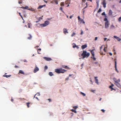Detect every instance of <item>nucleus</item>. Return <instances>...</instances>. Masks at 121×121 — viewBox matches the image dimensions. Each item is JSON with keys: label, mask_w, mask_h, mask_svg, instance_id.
I'll use <instances>...</instances> for the list:
<instances>
[{"label": "nucleus", "mask_w": 121, "mask_h": 121, "mask_svg": "<svg viewBox=\"0 0 121 121\" xmlns=\"http://www.w3.org/2000/svg\"><path fill=\"white\" fill-rule=\"evenodd\" d=\"M90 55V53H89L87 52L86 51H83L81 56H82V59H83L85 58L88 57Z\"/></svg>", "instance_id": "obj_1"}, {"label": "nucleus", "mask_w": 121, "mask_h": 121, "mask_svg": "<svg viewBox=\"0 0 121 121\" xmlns=\"http://www.w3.org/2000/svg\"><path fill=\"white\" fill-rule=\"evenodd\" d=\"M66 71V70L64 69H63L62 68H60L59 69H55V72L58 73H64Z\"/></svg>", "instance_id": "obj_2"}, {"label": "nucleus", "mask_w": 121, "mask_h": 121, "mask_svg": "<svg viewBox=\"0 0 121 121\" xmlns=\"http://www.w3.org/2000/svg\"><path fill=\"white\" fill-rule=\"evenodd\" d=\"M104 21H106L105 23V28H107L108 27L109 24L108 21V20L107 18L106 17L104 18Z\"/></svg>", "instance_id": "obj_3"}, {"label": "nucleus", "mask_w": 121, "mask_h": 121, "mask_svg": "<svg viewBox=\"0 0 121 121\" xmlns=\"http://www.w3.org/2000/svg\"><path fill=\"white\" fill-rule=\"evenodd\" d=\"M39 70V68L36 65L34 69V73H36Z\"/></svg>", "instance_id": "obj_4"}, {"label": "nucleus", "mask_w": 121, "mask_h": 121, "mask_svg": "<svg viewBox=\"0 0 121 121\" xmlns=\"http://www.w3.org/2000/svg\"><path fill=\"white\" fill-rule=\"evenodd\" d=\"M106 47H105V46L104 45L102 46L100 48V50H101L102 48H103V50L105 52H106V51L105 50V48Z\"/></svg>", "instance_id": "obj_5"}, {"label": "nucleus", "mask_w": 121, "mask_h": 121, "mask_svg": "<svg viewBox=\"0 0 121 121\" xmlns=\"http://www.w3.org/2000/svg\"><path fill=\"white\" fill-rule=\"evenodd\" d=\"M115 68L116 71L118 73V71L117 70V62L116 61V59H115Z\"/></svg>", "instance_id": "obj_6"}, {"label": "nucleus", "mask_w": 121, "mask_h": 121, "mask_svg": "<svg viewBox=\"0 0 121 121\" xmlns=\"http://www.w3.org/2000/svg\"><path fill=\"white\" fill-rule=\"evenodd\" d=\"M96 12H97V13L96 14V16L97 17L98 16V7L96 8L95 9L94 11V13H96Z\"/></svg>", "instance_id": "obj_7"}, {"label": "nucleus", "mask_w": 121, "mask_h": 121, "mask_svg": "<svg viewBox=\"0 0 121 121\" xmlns=\"http://www.w3.org/2000/svg\"><path fill=\"white\" fill-rule=\"evenodd\" d=\"M43 58L47 61H50L52 60L51 58H48L46 57H44Z\"/></svg>", "instance_id": "obj_8"}, {"label": "nucleus", "mask_w": 121, "mask_h": 121, "mask_svg": "<svg viewBox=\"0 0 121 121\" xmlns=\"http://www.w3.org/2000/svg\"><path fill=\"white\" fill-rule=\"evenodd\" d=\"M113 80L115 82V83H118L120 82V81L119 79H118L117 80L116 78H113Z\"/></svg>", "instance_id": "obj_9"}, {"label": "nucleus", "mask_w": 121, "mask_h": 121, "mask_svg": "<svg viewBox=\"0 0 121 121\" xmlns=\"http://www.w3.org/2000/svg\"><path fill=\"white\" fill-rule=\"evenodd\" d=\"M114 38L116 39L118 41H120L121 40V39H120L119 37H117L116 36H114Z\"/></svg>", "instance_id": "obj_10"}, {"label": "nucleus", "mask_w": 121, "mask_h": 121, "mask_svg": "<svg viewBox=\"0 0 121 121\" xmlns=\"http://www.w3.org/2000/svg\"><path fill=\"white\" fill-rule=\"evenodd\" d=\"M106 3L105 1L104 0L102 2V4L104 7V8L106 7Z\"/></svg>", "instance_id": "obj_11"}, {"label": "nucleus", "mask_w": 121, "mask_h": 121, "mask_svg": "<svg viewBox=\"0 0 121 121\" xmlns=\"http://www.w3.org/2000/svg\"><path fill=\"white\" fill-rule=\"evenodd\" d=\"M70 1L69 0H66L65 2V4H69L70 3ZM69 4H68L67 6V7H69Z\"/></svg>", "instance_id": "obj_12"}, {"label": "nucleus", "mask_w": 121, "mask_h": 121, "mask_svg": "<svg viewBox=\"0 0 121 121\" xmlns=\"http://www.w3.org/2000/svg\"><path fill=\"white\" fill-rule=\"evenodd\" d=\"M94 50H90V51L91 52L92 56H95L94 52Z\"/></svg>", "instance_id": "obj_13"}, {"label": "nucleus", "mask_w": 121, "mask_h": 121, "mask_svg": "<svg viewBox=\"0 0 121 121\" xmlns=\"http://www.w3.org/2000/svg\"><path fill=\"white\" fill-rule=\"evenodd\" d=\"M87 47V45L86 44L82 45L81 47L82 48V49H83L86 48Z\"/></svg>", "instance_id": "obj_14"}, {"label": "nucleus", "mask_w": 121, "mask_h": 121, "mask_svg": "<svg viewBox=\"0 0 121 121\" xmlns=\"http://www.w3.org/2000/svg\"><path fill=\"white\" fill-rule=\"evenodd\" d=\"M37 25H40L41 27H44L45 26H46L44 24H37Z\"/></svg>", "instance_id": "obj_15"}, {"label": "nucleus", "mask_w": 121, "mask_h": 121, "mask_svg": "<svg viewBox=\"0 0 121 121\" xmlns=\"http://www.w3.org/2000/svg\"><path fill=\"white\" fill-rule=\"evenodd\" d=\"M63 68H65V69H70V68L69 67H68L67 66H65V65H63L62 66Z\"/></svg>", "instance_id": "obj_16"}, {"label": "nucleus", "mask_w": 121, "mask_h": 121, "mask_svg": "<svg viewBox=\"0 0 121 121\" xmlns=\"http://www.w3.org/2000/svg\"><path fill=\"white\" fill-rule=\"evenodd\" d=\"M45 25L46 26L48 25L49 24V22L48 21H46L44 23Z\"/></svg>", "instance_id": "obj_17"}, {"label": "nucleus", "mask_w": 121, "mask_h": 121, "mask_svg": "<svg viewBox=\"0 0 121 121\" xmlns=\"http://www.w3.org/2000/svg\"><path fill=\"white\" fill-rule=\"evenodd\" d=\"M64 33L65 34H66V33H68V32L67 31V30L65 29H64L63 30Z\"/></svg>", "instance_id": "obj_18"}, {"label": "nucleus", "mask_w": 121, "mask_h": 121, "mask_svg": "<svg viewBox=\"0 0 121 121\" xmlns=\"http://www.w3.org/2000/svg\"><path fill=\"white\" fill-rule=\"evenodd\" d=\"M115 84L117 85V86L119 87H120L121 85L120 84V83H115Z\"/></svg>", "instance_id": "obj_19"}, {"label": "nucleus", "mask_w": 121, "mask_h": 121, "mask_svg": "<svg viewBox=\"0 0 121 121\" xmlns=\"http://www.w3.org/2000/svg\"><path fill=\"white\" fill-rule=\"evenodd\" d=\"M19 73H20L23 74H25L24 72L22 70H21L19 71Z\"/></svg>", "instance_id": "obj_20"}, {"label": "nucleus", "mask_w": 121, "mask_h": 121, "mask_svg": "<svg viewBox=\"0 0 121 121\" xmlns=\"http://www.w3.org/2000/svg\"><path fill=\"white\" fill-rule=\"evenodd\" d=\"M97 78H98L97 77H95V82L96 83L98 84V80L97 79Z\"/></svg>", "instance_id": "obj_21"}, {"label": "nucleus", "mask_w": 121, "mask_h": 121, "mask_svg": "<svg viewBox=\"0 0 121 121\" xmlns=\"http://www.w3.org/2000/svg\"><path fill=\"white\" fill-rule=\"evenodd\" d=\"M28 7H28L26 6L25 7H21V8H22V9H29L28 8Z\"/></svg>", "instance_id": "obj_22"}, {"label": "nucleus", "mask_w": 121, "mask_h": 121, "mask_svg": "<svg viewBox=\"0 0 121 121\" xmlns=\"http://www.w3.org/2000/svg\"><path fill=\"white\" fill-rule=\"evenodd\" d=\"M41 50V48H39L37 50V52L38 54H40V51Z\"/></svg>", "instance_id": "obj_23"}, {"label": "nucleus", "mask_w": 121, "mask_h": 121, "mask_svg": "<svg viewBox=\"0 0 121 121\" xmlns=\"http://www.w3.org/2000/svg\"><path fill=\"white\" fill-rule=\"evenodd\" d=\"M28 10H30L31 11H35V9L33 8H29L28 9Z\"/></svg>", "instance_id": "obj_24"}, {"label": "nucleus", "mask_w": 121, "mask_h": 121, "mask_svg": "<svg viewBox=\"0 0 121 121\" xmlns=\"http://www.w3.org/2000/svg\"><path fill=\"white\" fill-rule=\"evenodd\" d=\"M108 14L109 15H111L112 14V12L111 10H109Z\"/></svg>", "instance_id": "obj_25"}, {"label": "nucleus", "mask_w": 121, "mask_h": 121, "mask_svg": "<svg viewBox=\"0 0 121 121\" xmlns=\"http://www.w3.org/2000/svg\"><path fill=\"white\" fill-rule=\"evenodd\" d=\"M30 103V102H28L26 103V104L28 108L29 107V105Z\"/></svg>", "instance_id": "obj_26"}, {"label": "nucleus", "mask_w": 121, "mask_h": 121, "mask_svg": "<svg viewBox=\"0 0 121 121\" xmlns=\"http://www.w3.org/2000/svg\"><path fill=\"white\" fill-rule=\"evenodd\" d=\"M60 5L61 6H64L65 5V4L64 2H61L60 3Z\"/></svg>", "instance_id": "obj_27"}, {"label": "nucleus", "mask_w": 121, "mask_h": 121, "mask_svg": "<svg viewBox=\"0 0 121 121\" xmlns=\"http://www.w3.org/2000/svg\"><path fill=\"white\" fill-rule=\"evenodd\" d=\"M45 5H41V6H39V7H38V9H41L44 6H45Z\"/></svg>", "instance_id": "obj_28"}, {"label": "nucleus", "mask_w": 121, "mask_h": 121, "mask_svg": "<svg viewBox=\"0 0 121 121\" xmlns=\"http://www.w3.org/2000/svg\"><path fill=\"white\" fill-rule=\"evenodd\" d=\"M29 36L28 37V39H30L32 38V36L30 35H29Z\"/></svg>", "instance_id": "obj_29"}, {"label": "nucleus", "mask_w": 121, "mask_h": 121, "mask_svg": "<svg viewBox=\"0 0 121 121\" xmlns=\"http://www.w3.org/2000/svg\"><path fill=\"white\" fill-rule=\"evenodd\" d=\"M49 75L50 76H52L53 75V74L52 72H49Z\"/></svg>", "instance_id": "obj_30"}, {"label": "nucleus", "mask_w": 121, "mask_h": 121, "mask_svg": "<svg viewBox=\"0 0 121 121\" xmlns=\"http://www.w3.org/2000/svg\"><path fill=\"white\" fill-rule=\"evenodd\" d=\"M53 1L55 2L56 4H58V2L57 0H53Z\"/></svg>", "instance_id": "obj_31"}, {"label": "nucleus", "mask_w": 121, "mask_h": 121, "mask_svg": "<svg viewBox=\"0 0 121 121\" xmlns=\"http://www.w3.org/2000/svg\"><path fill=\"white\" fill-rule=\"evenodd\" d=\"M40 94L39 93H37V94H36L34 96V97L35 98V96L36 95H37L38 96H40Z\"/></svg>", "instance_id": "obj_32"}, {"label": "nucleus", "mask_w": 121, "mask_h": 121, "mask_svg": "<svg viewBox=\"0 0 121 121\" xmlns=\"http://www.w3.org/2000/svg\"><path fill=\"white\" fill-rule=\"evenodd\" d=\"M91 58L92 59L94 60H95L96 59V58L94 56H92V57H91Z\"/></svg>", "instance_id": "obj_33"}, {"label": "nucleus", "mask_w": 121, "mask_h": 121, "mask_svg": "<svg viewBox=\"0 0 121 121\" xmlns=\"http://www.w3.org/2000/svg\"><path fill=\"white\" fill-rule=\"evenodd\" d=\"M91 58L92 59L94 60H95L96 59V58L94 56H92V57H91Z\"/></svg>", "instance_id": "obj_34"}, {"label": "nucleus", "mask_w": 121, "mask_h": 121, "mask_svg": "<svg viewBox=\"0 0 121 121\" xmlns=\"http://www.w3.org/2000/svg\"><path fill=\"white\" fill-rule=\"evenodd\" d=\"M71 111L73 112H74V113H77V111H76L75 110L73 109H72L71 110Z\"/></svg>", "instance_id": "obj_35"}, {"label": "nucleus", "mask_w": 121, "mask_h": 121, "mask_svg": "<svg viewBox=\"0 0 121 121\" xmlns=\"http://www.w3.org/2000/svg\"><path fill=\"white\" fill-rule=\"evenodd\" d=\"M3 76L5 77L6 78H8V77H10L11 76V75H4V76Z\"/></svg>", "instance_id": "obj_36"}, {"label": "nucleus", "mask_w": 121, "mask_h": 121, "mask_svg": "<svg viewBox=\"0 0 121 121\" xmlns=\"http://www.w3.org/2000/svg\"><path fill=\"white\" fill-rule=\"evenodd\" d=\"M28 27L29 28H30V27L32 25V24L31 23H28Z\"/></svg>", "instance_id": "obj_37"}, {"label": "nucleus", "mask_w": 121, "mask_h": 121, "mask_svg": "<svg viewBox=\"0 0 121 121\" xmlns=\"http://www.w3.org/2000/svg\"><path fill=\"white\" fill-rule=\"evenodd\" d=\"M80 21L81 22H82L83 24L85 23V22L83 20L81 19L80 20Z\"/></svg>", "instance_id": "obj_38"}, {"label": "nucleus", "mask_w": 121, "mask_h": 121, "mask_svg": "<svg viewBox=\"0 0 121 121\" xmlns=\"http://www.w3.org/2000/svg\"><path fill=\"white\" fill-rule=\"evenodd\" d=\"M81 94H82L83 96H85L86 95V94L85 93L82 92H81Z\"/></svg>", "instance_id": "obj_39"}, {"label": "nucleus", "mask_w": 121, "mask_h": 121, "mask_svg": "<svg viewBox=\"0 0 121 121\" xmlns=\"http://www.w3.org/2000/svg\"><path fill=\"white\" fill-rule=\"evenodd\" d=\"M78 108V106H74L73 107V108H74V109H76L77 108Z\"/></svg>", "instance_id": "obj_40"}, {"label": "nucleus", "mask_w": 121, "mask_h": 121, "mask_svg": "<svg viewBox=\"0 0 121 121\" xmlns=\"http://www.w3.org/2000/svg\"><path fill=\"white\" fill-rule=\"evenodd\" d=\"M118 21L119 22L121 21V17H119L118 19Z\"/></svg>", "instance_id": "obj_41"}, {"label": "nucleus", "mask_w": 121, "mask_h": 121, "mask_svg": "<svg viewBox=\"0 0 121 121\" xmlns=\"http://www.w3.org/2000/svg\"><path fill=\"white\" fill-rule=\"evenodd\" d=\"M74 45H73V47L74 48L76 47L78 48V47L77 46V45L75 44H74Z\"/></svg>", "instance_id": "obj_42"}, {"label": "nucleus", "mask_w": 121, "mask_h": 121, "mask_svg": "<svg viewBox=\"0 0 121 121\" xmlns=\"http://www.w3.org/2000/svg\"><path fill=\"white\" fill-rule=\"evenodd\" d=\"M100 54L101 55H104L105 54L104 53H103L102 52H101V51H100Z\"/></svg>", "instance_id": "obj_43"}, {"label": "nucleus", "mask_w": 121, "mask_h": 121, "mask_svg": "<svg viewBox=\"0 0 121 121\" xmlns=\"http://www.w3.org/2000/svg\"><path fill=\"white\" fill-rule=\"evenodd\" d=\"M75 35V33H73L71 35L72 37H73Z\"/></svg>", "instance_id": "obj_44"}, {"label": "nucleus", "mask_w": 121, "mask_h": 121, "mask_svg": "<svg viewBox=\"0 0 121 121\" xmlns=\"http://www.w3.org/2000/svg\"><path fill=\"white\" fill-rule=\"evenodd\" d=\"M44 69H45L46 70V69H48V67L47 66H45L44 67Z\"/></svg>", "instance_id": "obj_45"}, {"label": "nucleus", "mask_w": 121, "mask_h": 121, "mask_svg": "<svg viewBox=\"0 0 121 121\" xmlns=\"http://www.w3.org/2000/svg\"><path fill=\"white\" fill-rule=\"evenodd\" d=\"M60 10L62 12H63V9L62 7H61L60 8Z\"/></svg>", "instance_id": "obj_46"}, {"label": "nucleus", "mask_w": 121, "mask_h": 121, "mask_svg": "<svg viewBox=\"0 0 121 121\" xmlns=\"http://www.w3.org/2000/svg\"><path fill=\"white\" fill-rule=\"evenodd\" d=\"M102 15H105V12H104L102 14Z\"/></svg>", "instance_id": "obj_47"}, {"label": "nucleus", "mask_w": 121, "mask_h": 121, "mask_svg": "<svg viewBox=\"0 0 121 121\" xmlns=\"http://www.w3.org/2000/svg\"><path fill=\"white\" fill-rule=\"evenodd\" d=\"M111 27L112 28H114L115 27L114 25H112L111 26Z\"/></svg>", "instance_id": "obj_48"}, {"label": "nucleus", "mask_w": 121, "mask_h": 121, "mask_svg": "<svg viewBox=\"0 0 121 121\" xmlns=\"http://www.w3.org/2000/svg\"><path fill=\"white\" fill-rule=\"evenodd\" d=\"M101 111L103 112H105V110H104V109H102L101 110Z\"/></svg>", "instance_id": "obj_49"}, {"label": "nucleus", "mask_w": 121, "mask_h": 121, "mask_svg": "<svg viewBox=\"0 0 121 121\" xmlns=\"http://www.w3.org/2000/svg\"><path fill=\"white\" fill-rule=\"evenodd\" d=\"M78 20L79 21L80 19V17L79 16H78Z\"/></svg>", "instance_id": "obj_50"}, {"label": "nucleus", "mask_w": 121, "mask_h": 121, "mask_svg": "<svg viewBox=\"0 0 121 121\" xmlns=\"http://www.w3.org/2000/svg\"><path fill=\"white\" fill-rule=\"evenodd\" d=\"M18 3L19 4H20L21 3H22V2H21V1H19L18 2Z\"/></svg>", "instance_id": "obj_51"}, {"label": "nucleus", "mask_w": 121, "mask_h": 121, "mask_svg": "<svg viewBox=\"0 0 121 121\" xmlns=\"http://www.w3.org/2000/svg\"><path fill=\"white\" fill-rule=\"evenodd\" d=\"M81 35H82L83 34V32L82 30H81Z\"/></svg>", "instance_id": "obj_52"}, {"label": "nucleus", "mask_w": 121, "mask_h": 121, "mask_svg": "<svg viewBox=\"0 0 121 121\" xmlns=\"http://www.w3.org/2000/svg\"><path fill=\"white\" fill-rule=\"evenodd\" d=\"M73 15H71L70 17V18L71 19L73 17Z\"/></svg>", "instance_id": "obj_53"}, {"label": "nucleus", "mask_w": 121, "mask_h": 121, "mask_svg": "<svg viewBox=\"0 0 121 121\" xmlns=\"http://www.w3.org/2000/svg\"><path fill=\"white\" fill-rule=\"evenodd\" d=\"M86 6L84 8V9H85L87 7V3H86Z\"/></svg>", "instance_id": "obj_54"}, {"label": "nucleus", "mask_w": 121, "mask_h": 121, "mask_svg": "<svg viewBox=\"0 0 121 121\" xmlns=\"http://www.w3.org/2000/svg\"><path fill=\"white\" fill-rule=\"evenodd\" d=\"M98 37H95V40H96L97 39Z\"/></svg>", "instance_id": "obj_55"}, {"label": "nucleus", "mask_w": 121, "mask_h": 121, "mask_svg": "<svg viewBox=\"0 0 121 121\" xmlns=\"http://www.w3.org/2000/svg\"><path fill=\"white\" fill-rule=\"evenodd\" d=\"M101 10L100 9H99V12H101Z\"/></svg>", "instance_id": "obj_56"}, {"label": "nucleus", "mask_w": 121, "mask_h": 121, "mask_svg": "<svg viewBox=\"0 0 121 121\" xmlns=\"http://www.w3.org/2000/svg\"><path fill=\"white\" fill-rule=\"evenodd\" d=\"M112 86H109V88L111 89L112 87Z\"/></svg>", "instance_id": "obj_57"}, {"label": "nucleus", "mask_w": 121, "mask_h": 121, "mask_svg": "<svg viewBox=\"0 0 121 121\" xmlns=\"http://www.w3.org/2000/svg\"><path fill=\"white\" fill-rule=\"evenodd\" d=\"M107 39V38H104V41H105Z\"/></svg>", "instance_id": "obj_58"}, {"label": "nucleus", "mask_w": 121, "mask_h": 121, "mask_svg": "<svg viewBox=\"0 0 121 121\" xmlns=\"http://www.w3.org/2000/svg\"><path fill=\"white\" fill-rule=\"evenodd\" d=\"M109 54L111 56H112V54L111 53H109Z\"/></svg>", "instance_id": "obj_59"}, {"label": "nucleus", "mask_w": 121, "mask_h": 121, "mask_svg": "<svg viewBox=\"0 0 121 121\" xmlns=\"http://www.w3.org/2000/svg\"><path fill=\"white\" fill-rule=\"evenodd\" d=\"M24 62H27V60H24Z\"/></svg>", "instance_id": "obj_60"}, {"label": "nucleus", "mask_w": 121, "mask_h": 121, "mask_svg": "<svg viewBox=\"0 0 121 121\" xmlns=\"http://www.w3.org/2000/svg\"><path fill=\"white\" fill-rule=\"evenodd\" d=\"M11 101L12 102H13V99H11Z\"/></svg>", "instance_id": "obj_61"}, {"label": "nucleus", "mask_w": 121, "mask_h": 121, "mask_svg": "<svg viewBox=\"0 0 121 121\" xmlns=\"http://www.w3.org/2000/svg\"><path fill=\"white\" fill-rule=\"evenodd\" d=\"M19 15H20V16H22V15H21V13H19Z\"/></svg>", "instance_id": "obj_62"}, {"label": "nucleus", "mask_w": 121, "mask_h": 121, "mask_svg": "<svg viewBox=\"0 0 121 121\" xmlns=\"http://www.w3.org/2000/svg\"><path fill=\"white\" fill-rule=\"evenodd\" d=\"M48 100L49 101V102H50L51 101V99H49Z\"/></svg>", "instance_id": "obj_63"}, {"label": "nucleus", "mask_w": 121, "mask_h": 121, "mask_svg": "<svg viewBox=\"0 0 121 121\" xmlns=\"http://www.w3.org/2000/svg\"><path fill=\"white\" fill-rule=\"evenodd\" d=\"M15 68H18V66H17V65H15Z\"/></svg>", "instance_id": "obj_64"}]
</instances>
